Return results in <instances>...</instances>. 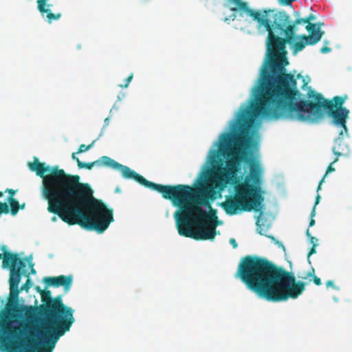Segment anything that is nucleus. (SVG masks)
Returning a JSON list of instances; mask_svg holds the SVG:
<instances>
[{
	"label": "nucleus",
	"instance_id": "obj_1",
	"mask_svg": "<svg viewBox=\"0 0 352 352\" xmlns=\"http://www.w3.org/2000/svg\"><path fill=\"white\" fill-rule=\"evenodd\" d=\"M250 110L240 109L232 124V131L219 138V152L228 158L226 167L217 168L211 176V186L220 193L228 184L234 186L235 194L228 195L220 206L227 214L239 211H260L263 197L261 188L263 170L249 156L247 149L252 142L250 129L254 123Z\"/></svg>",
	"mask_w": 352,
	"mask_h": 352
},
{
	"label": "nucleus",
	"instance_id": "obj_2",
	"mask_svg": "<svg viewBox=\"0 0 352 352\" xmlns=\"http://www.w3.org/2000/svg\"><path fill=\"white\" fill-rule=\"evenodd\" d=\"M28 166L43 179L41 192L47 211L63 222L102 233L113 221V210L93 197L90 186L81 183L79 175L67 174L58 166H45L37 158Z\"/></svg>",
	"mask_w": 352,
	"mask_h": 352
},
{
	"label": "nucleus",
	"instance_id": "obj_3",
	"mask_svg": "<svg viewBox=\"0 0 352 352\" xmlns=\"http://www.w3.org/2000/svg\"><path fill=\"white\" fill-rule=\"evenodd\" d=\"M40 293L44 305L41 306L43 318L39 327L34 325L37 321L36 307L24 306L14 309L20 317L23 314L25 320L20 322V327L24 331V338L20 337V327L12 326L6 318L0 319L1 343L6 348L16 352H52L58 339L69 331L75 321L74 309L65 305L60 296L52 298L49 290Z\"/></svg>",
	"mask_w": 352,
	"mask_h": 352
},
{
	"label": "nucleus",
	"instance_id": "obj_4",
	"mask_svg": "<svg viewBox=\"0 0 352 352\" xmlns=\"http://www.w3.org/2000/svg\"><path fill=\"white\" fill-rule=\"evenodd\" d=\"M272 89L269 101L255 109L250 110V116L254 120L258 116L268 120H291L302 122H316L327 113L332 118L335 126L344 129L348 135L346 120L349 111L342 107L344 98L335 96L332 100L325 99L309 87L307 96L309 100L297 101L301 94L297 87V82L293 74H285L278 77Z\"/></svg>",
	"mask_w": 352,
	"mask_h": 352
},
{
	"label": "nucleus",
	"instance_id": "obj_5",
	"mask_svg": "<svg viewBox=\"0 0 352 352\" xmlns=\"http://www.w3.org/2000/svg\"><path fill=\"white\" fill-rule=\"evenodd\" d=\"M147 188L162 194L179 208L174 216L179 234L195 240H213L219 225L217 212L210 200H214V188H192L188 185H162L148 182Z\"/></svg>",
	"mask_w": 352,
	"mask_h": 352
},
{
	"label": "nucleus",
	"instance_id": "obj_6",
	"mask_svg": "<svg viewBox=\"0 0 352 352\" xmlns=\"http://www.w3.org/2000/svg\"><path fill=\"white\" fill-rule=\"evenodd\" d=\"M236 276L258 297L271 302L295 299L302 294L306 285L267 258L253 255L241 260Z\"/></svg>",
	"mask_w": 352,
	"mask_h": 352
},
{
	"label": "nucleus",
	"instance_id": "obj_7",
	"mask_svg": "<svg viewBox=\"0 0 352 352\" xmlns=\"http://www.w3.org/2000/svg\"><path fill=\"white\" fill-rule=\"evenodd\" d=\"M296 23H258V29H265L268 32L267 36V60L263 68L259 84L257 87L258 95L256 102H252L248 108L253 111L256 105L260 107L272 98V91L275 87L278 77L285 74V66L289 64L285 56V43H292L296 38L295 25Z\"/></svg>",
	"mask_w": 352,
	"mask_h": 352
},
{
	"label": "nucleus",
	"instance_id": "obj_8",
	"mask_svg": "<svg viewBox=\"0 0 352 352\" xmlns=\"http://www.w3.org/2000/svg\"><path fill=\"white\" fill-rule=\"evenodd\" d=\"M4 256L5 258L2 263L3 267H9L10 269V296L8 306H10L12 302H14V312L10 314V317L16 320L22 318L23 317L24 318L23 314H22L20 317L19 316L20 314L14 310L15 309L20 308L16 306L19 300V294L21 291V289H19V285L21 281V276L25 275L26 277H28L30 274L23 269L25 267V263L22 259L19 258L17 254L6 252Z\"/></svg>",
	"mask_w": 352,
	"mask_h": 352
},
{
	"label": "nucleus",
	"instance_id": "obj_9",
	"mask_svg": "<svg viewBox=\"0 0 352 352\" xmlns=\"http://www.w3.org/2000/svg\"><path fill=\"white\" fill-rule=\"evenodd\" d=\"M233 6L231 10L239 12L241 16L245 13L256 22H290L289 16L285 11H277L275 9L255 10L248 6L247 2L242 0H228Z\"/></svg>",
	"mask_w": 352,
	"mask_h": 352
},
{
	"label": "nucleus",
	"instance_id": "obj_10",
	"mask_svg": "<svg viewBox=\"0 0 352 352\" xmlns=\"http://www.w3.org/2000/svg\"><path fill=\"white\" fill-rule=\"evenodd\" d=\"M77 165L79 168H86L88 170H91L94 166L111 168L120 171L124 178L133 179L146 188L149 182L129 167L117 162L108 156H102L98 160L88 163L77 160Z\"/></svg>",
	"mask_w": 352,
	"mask_h": 352
},
{
	"label": "nucleus",
	"instance_id": "obj_11",
	"mask_svg": "<svg viewBox=\"0 0 352 352\" xmlns=\"http://www.w3.org/2000/svg\"><path fill=\"white\" fill-rule=\"evenodd\" d=\"M323 24L324 23H307L306 30L309 34L308 36H302V40L294 43V52H297L302 51L306 45H314L318 43L324 34V32L320 30V26Z\"/></svg>",
	"mask_w": 352,
	"mask_h": 352
},
{
	"label": "nucleus",
	"instance_id": "obj_12",
	"mask_svg": "<svg viewBox=\"0 0 352 352\" xmlns=\"http://www.w3.org/2000/svg\"><path fill=\"white\" fill-rule=\"evenodd\" d=\"M349 134L346 136L345 135L344 129L339 133V135L334 140V145L332 148V151L337 157L340 156H348L351 153V149L349 144L346 142L344 138H349Z\"/></svg>",
	"mask_w": 352,
	"mask_h": 352
},
{
	"label": "nucleus",
	"instance_id": "obj_13",
	"mask_svg": "<svg viewBox=\"0 0 352 352\" xmlns=\"http://www.w3.org/2000/svg\"><path fill=\"white\" fill-rule=\"evenodd\" d=\"M73 277L72 275L58 276L45 277L43 279L44 283L47 285L58 287L63 286L65 292H68L72 285Z\"/></svg>",
	"mask_w": 352,
	"mask_h": 352
},
{
	"label": "nucleus",
	"instance_id": "obj_14",
	"mask_svg": "<svg viewBox=\"0 0 352 352\" xmlns=\"http://www.w3.org/2000/svg\"><path fill=\"white\" fill-rule=\"evenodd\" d=\"M48 1L49 0H37L38 10L42 15L46 14V16L50 21L58 20L60 16V14H55L51 12L49 8L50 5L47 4Z\"/></svg>",
	"mask_w": 352,
	"mask_h": 352
},
{
	"label": "nucleus",
	"instance_id": "obj_15",
	"mask_svg": "<svg viewBox=\"0 0 352 352\" xmlns=\"http://www.w3.org/2000/svg\"><path fill=\"white\" fill-rule=\"evenodd\" d=\"M296 16L294 22H322L324 19L316 11L311 9L309 13L304 17H300L299 12H295Z\"/></svg>",
	"mask_w": 352,
	"mask_h": 352
},
{
	"label": "nucleus",
	"instance_id": "obj_16",
	"mask_svg": "<svg viewBox=\"0 0 352 352\" xmlns=\"http://www.w3.org/2000/svg\"><path fill=\"white\" fill-rule=\"evenodd\" d=\"M8 201L10 204V212L12 215H16L20 208H23L25 207V204L20 206L19 201L13 197H8Z\"/></svg>",
	"mask_w": 352,
	"mask_h": 352
},
{
	"label": "nucleus",
	"instance_id": "obj_17",
	"mask_svg": "<svg viewBox=\"0 0 352 352\" xmlns=\"http://www.w3.org/2000/svg\"><path fill=\"white\" fill-rule=\"evenodd\" d=\"M338 161V157H336L327 167L326 173L322 178V179L320 181L319 184L317 188V191L320 190L321 188L322 184L324 182V178L327 176V175L331 172L335 171V168L333 167V164Z\"/></svg>",
	"mask_w": 352,
	"mask_h": 352
},
{
	"label": "nucleus",
	"instance_id": "obj_18",
	"mask_svg": "<svg viewBox=\"0 0 352 352\" xmlns=\"http://www.w3.org/2000/svg\"><path fill=\"white\" fill-rule=\"evenodd\" d=\"M310 276L313 277V281H314V284H316V285H321V283H322L321 280L319 277H318L315 275V270L314 267L311 268V270L307 272V274H306L305 276H302L301 278L302 279H306L307 277H310Z\"/></svg>",
	"mask_w": 352,
	"mask_h": 352
},
{
	"label": "nucleus",
	"instance_id": "obj_19",
	"mask_svg": "<svg viewBox=\"0 0 352 352\" xmlns=\"http://www.w3.org/2000/svg\"><path fill=\"white\" fill-rule=\"evenodd\" d=\"M94 142H95V141H93L90 144H89L87 146L85 144H83L80 145L78 152L76 153H83V152H85V151L89 150L94 144Z\"/></svg>",
	"mask_w": 352,
	"mask_h": 352
},
{
	"label": "nucleus",
	"instance_id": "obj_20",
	"mask_svg": "<svg viewBox=\"0 0 352 352\" xmlns=\"http://www.w3.org/2000/svg\"><path fill=\"white\" fill-rule=\"evenodd\" d=\"M9 212V206L6 203L0 201V214L2 213L7 214Z\"/></svg>",
	"mask_w": 352,
	"mask_h": 352
},
{
	"label": "nucleus",
	"instance_id": "obj_21",
	"mask_svg": "<svg viewBox=\"0 0 352 352\" xmlns=\"http://www.w3.org/2000/svg\"><path fill=\"white\" fill-rule=\"evenodd\" d=\"M31 287H32L31 280L28 276L26 282L21 286V290H25L26 292H28V290L30 289Z\"/></svg>",
	"mask_w": 352,
	"mask_h": 352
},
{
	"label": "nucleus",
	"instance_id": "obj_22",
	"mask_svg": "<svg viewBox=\"0 0 352 352\" xmlns=\"http://www.w3.org/2000/svg\"><path fill=\"white\" fill-rule=\"evenodd\" d=\"M316 215V210H315V206L313 207L312 210L310 214V221H309V227H312L315 225V220L314 219V217Z\"/></svg>",
	"mask_w": 352,
	"mask_h": 352
},
{
	"label": "nucleus",
	"instance_id": "obj_23",
	"mask_svg": "<svg viewBox=\"0 0 352 352\" xmlns=\"http://www.w3.org/2000/svg\"><path fill=\"white\" fill-rule=\"evenodd\" d=\"M306 235L309 238V242L312 244V245L314 244H317V243H316L317 242V239L316 237L311 236L309 229L307 230Z\"/></svg>",
	"mask_w": 352,
	"mask_h": 352
},
{
	"label": "nucleus",
	"instance_id": "obj_24",
	"mask_svg": "<svg viewBox=\"0 0 352 352\" xmlns=\"http://www.w3.org/2000/svg\"><path fill=\"white\" fill-rule=\"evenodd\" d=\"M133 74H130L126 79H125V83L124 85H120V87L122 88H126L129 83L131 82V80L133 79Z\"/></svg>",
	"mask_w": 352,
	"mask_h": 352
},
{
	"label": "nucleus",
	"instance_id": "obj_25",
	"mask_svg": "<svg viewBox=\"0 0 352 352\" xmlns=\"http://www.w3.org/2000/svg\"><path fill=\"white\" fill-rule=\"evenodd\" d=\"M318 245V244H314L311 247V248L310 249L309 252H308V254H307V260H308V262L310 263L311 261H310V256L315 254L316 252V246Z\"/></svg>",
	"mask_w": 352,
	"mask_h": 352
},
{
	"label": "nucleus",
	"instance_id": "obj_26",
	"mask_svg": "<svg viewBox=\"0 0 352 352\" xmlns=\"http://www.w3.org/2000/svg\"><path fill=\"white\" fill-rule=\"evenodd\" d=\"M326 285H327V287H333L335 289H338L337 287H336L334 285L333 281L331 280L327 281Z\"/></svg>",
	"mask_w": 352,
	"mask_h": 352
},
{
	"label": "nucleus",
	"instance_id": "obj_27",
	"mask_svg": "<svg viewBox=\"0 0 352 352\" xmlns=\"http://www.w3.org/2000/svg\"><path fill=\"white\" fill-rule=\"evenodd\" d=\"M331 51V48L330 47H326V46H323L321 49H320V52L323 54H325V53H328Z\"/></svg>",
	"mask_w": 352,
	"mask_h": 352
},
{
	"label": "nucleus",
	"instance_id": "obj_28",
	"mask_svg": "<svg viewBox=\"0 0 352 352\" xmlns=\"http://www.w3.org/2000/svg\"><path fill=\"white\" fill-rule=\"evenodd\" d=\"M230 243L232 245L233 248H236L238 246V244H237L236 240L233 238H231L230 239Z\"/></svg>",
	"mask_w": 352,
	"mask_h": 352
},
{
	"label": "nucleus",
	"instance_id": "obj_29",
	"mask_svg": "<svg viewBox=\"0 0 352 352\" xmlns=\"http://www.w3.org/2000/svg\"><path fill=\"white\" fill-rule=\"evenodd\" d=\"M6 192H8L10 194V196L8 197H13L16 192V191L13 189H7Z\"/></svg>",
	"mask_w": 352,
	"mask_h": 352
},
{
	"label": "nucleus",
	"instance_id": "obj_30",
	"mask_svg": "<svg viewBox=\"0 0 352 352\" xmlns=\"http://www.w3.org/2000/svg\"><path fill=\"white\" fill-rule=\"evenodd\" d=\"M33 266H34V264H33L32 263H30V267H31V274H35L36 272V270L34 269Z\"/></svg>",
	"mask_w": 352,
	"mask_h": 352
},
{
	"label": "nucleus",
	"instance_id": "obj_31",
	"mask_svg": "<svg viewBox=\"0 0 352 352\" xmlns=\"http://www.w3.org/2000/svg\"><path fill=\"white\" fill-rule=\"evenodd\" d=\"M320 196L319 195H318L316 197V201H315V204L314 206H316L317 204H318V203L320 202Z\"/></svg>",
	"mask_w": 352,
	"mask_h": 352
},
{
	"label": "nucleus",
	"instance_id": "obj_32",
	"mask_svg": "<svg viewBox=\"0 0 352 352\" xmlns=\"http://www.w3.org/2000/svg\"><path fill=\"white\" fill-rule=\"evenodd\" d=\"M76 153H73L72 155V160H75L77 162V160H80L78 157L76 156Z\"/></svg>",
	"mask_w": 352,
	"mask_h": 352
},
{
	"label": "nucleus",
	"instance_id": "obj_33",
	"mask_svg": "<svg viewBox=\"0 0 352 352\" xmlns=\"http://www.w3.org/2000/svg\"><path fill=\"white\" fill-rule=\"evenodd\" d=\"M6 252H5L3 254H0V259L3 258V261L4 260V258H5L4 254H5Z\"/></svg>",
	"mask_w": 352,
	"mask_h": 352
},
{
	"label": "nucleus",
	"instance_id": "obj_34",
	"mask_svg": "<svg viewBox=\"0 0 352 352\" xmlns=\"http://www.w3.org/2000/svg\"><path fill=\"white\" fill-rule=\"evenodd\" d=\"M52 221L53 222H56V221H57V218H56V217H55V216L52 217Z\"/></svg>",
	"mask_w": 352,
	"mask_h": 352
},
{
	"label": "nucleus",
	"instance_id": "obj_35",
	"mask_svg": "<svg viewBox=\"0 0 352 352\" xmlns=\"http://www.w3.org/2000/svg\"><path fill=\"white\" fill-rule=\"evenodd\" d=\"M109 119L107 118L104 120L105 125H108Z\"/></svg>",
	"mask_w": 352,
	"mask_h": 352
},
{
	"label": "nucleus",
	"instance_id": "obj_36",
	"mask_svg": "<svg viewBox=\"0 0 352 352\" xmlns=\"http://www.w3.org/2000/svg\"><path fill=\"white\" fill-rule=\"evenodd\" d=\"M216 155H217V152H216V151H214V156L212 157V160H213V161H214V160H215Z\"/></svg>",
	"mask_w": 352,
	"mask_h": 352
},
{
	"label": "nucleus",
	"instance_id": "obj_37",
	"mask_svg": "<svg viewBox=\"0 0 352 352\" xmlns=\"http://www.w3.org/2000/svg\"><path fill=\"white\" fill-rule=\"evenodd\" d=\"M257 230H258V232L260 234H263L261 230H259L258 228H257Z\"/></svg>",
	"mask_w": 352,
	"mask_h": 352
},
{
	"label": "nucleus",
	"instance_id": "obj_38",
	"mask_svg": "<svg viewBox=\"0 0 352 352\" xmlns=\"http://www.w3.org/2000/svg\"><path fill=\"white\" fill-rule=\"evenodd\" d=\"M269 237H270V239H273V240H274V239H274V236H269Z\"/></svg>",
	"mask_w": 352,
	"mask_h": 352
},
{
	"label": "nucleus",
	"instance_id": "obj_39",
	"mask_svg": "<svg viewBox=\"0 0 352 352\" xmlns=\"http://www.w3.org/2000/svg\"><path fill=\"white\" fill-rule=\"evenodd\" d=\"M3 196V193L1 192H0V197H1Z\"/></svg>",
	"mask_w": 352,
	"mask_h": 352
}]
</instances>
